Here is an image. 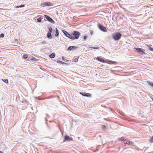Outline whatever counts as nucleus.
Instances as JSON below:
<instances>
[{
    "label": "nucleus",
    "instance_id": "f257e3e1",
    "mask_svg": "<svg viewBox=\"0 0 153 153\" xmlns=\"http://www.w3.org/2000/svg\"><path fill=\"white\" fill-rule=\"evenodd\" d=\"M80 33L76 31H74L72 33L71 35V39L74 40V39H77L79 37Z\"/></svg>",
    "mask_w": 153,
    "mask_h": 153
},
{
    "label": "nucleus",
    "instance_id": "f03ea898",
    "mask_svg": "<svg viewBox=\"0 0 153 153\" xmlns=\"http://www.w3.org/2000/svg\"><path fill=\"white\" fill-rule=\"evenodd\" d=\"M121 36V34L118 32L112 34L113 38L115 40H119Z\"/></svg>",
    "mask_w": 153,
    "mask_h": 153
},
{
    "label": "nucleus",
    "instance_id": "7ed1b4c3",
    "mask_svg": "<svg viewBox=\"0 0 153 153\" xmlns=\"http://www.w3.org/2000/svg\"><path fill=\"white\" fill-rule=\"evenodd\" d=\"M98 28L102 31L105 32L107 31V29L106 28L102 25L101 24H99L98 25Z\"/></svg>",
    "mask_w": 153,
    "mask_h": 153
},
{
    "label": "nucleus",
    "instance_id": "20e7f679",
    "mask_svg": "<svg viewBox=\"0 0 153 153\" xmlns=\"http://www.w3.org/2000/svg\"><path fill=\"white\" fill-rule=\"evenodd\" d=\"M53 5V4L50 2H44L43 3H42L41 4V6L42 7H45L47 6H52Z\"/></svg>",
    "mask_w": 153,
    "mask_h": 153
},
{
    "label": "nucleus",
    "instance_id": "39448f33",
    "mask_svg": "<svg viewBox=\"0 0 153 153\" xmlns=\"http://www.w3.org/2000/svg\"><path fill=\"white\" fill-rule=\"evenodd\" d=\"M73 138L71 137H70L68 135H66L65 137L64 140L63 141V142H65L66 140H72Z\"/></svg>",
    "mask_w": 153,
    "mask_h": 153
},
{
    "label": "nucleus",
    "instance_id": "423d86ee",
    "mask_svg": "<svg viewBox=\"0 0 153 153\" xmlns=\"http://www.w3.org/2000/svg\"><path fill=\"white\" fill-rule=\"evenodd\" d=\"M134 49L136 50L137 51V52L139 53L140 52H142L143 54H145V53L144 52V51L141 48H134Z\"/></svg>",
    "mask_w": 153,
    "mask_h": 153
},
{
    "label": "nucleus",
    "instance_id": "0eeeda50",
    "mask_svg": "<svg viewBox=\"0 0 153 153\" xmlns=\"http://www.w3.org/2000/svg\"><path fill=\"white\" fill-rule=\"evenodd\" d=\"M80 94L84 96L87 97H91V94L88 93H82L80 92Z\"/></svg>",
    "mask_w": 153,
    "mask_h": 153
},
{
    "label": "nucleus",
    "instance_id": "6e6552de",
    "mask_svg": "<svg viewBox=\"0 0 153 153\" xmlns=\"http://www.w3.org/2000/svg\"><path fill=\"white\" fill-rule=\"evenodd\" d=\"M63 32L65 35L68 37L70 38L71 39V35L69 34L67 31H63Z\"/></svg>",
    "mask_w": 153,
    "mask_h": 153
},
{
    "label": "nucleus",
    "instance_id": "1a4fd4ad",
    "mask_svg": "<svg viewBox=\"0 0 153 153\" xmlns=\"http://www.w3.org/2000/svg\"><path fill=\"white\" fill-rule=\"evenodd\" d=\"M45 16L47 20L50 22H51L52 21H53V20L49 16L47 15H45Z\"/></svg>",
    "mask_w": 153,
    "mask_h": 153
},
{
    "label": "nucleus",
    "instance_id": "9d476101",
    "mask_svg": "<svg viewBox=\"0 0 153 153\" xmlns=\"http://www.w3.org/2000/svg\"><path fill=\"white\" fill-rule=\"evenodd\" d=\"M76 48V47L74 46H70L68 48V50L71 51V50H74Z\"/></svg>",
    "mask_w": 153,
    "mask_h": 153
},
{
    "label": "nucleus",
    "instance_id": "9b49d317",
    "mask_svg": "<svg viewBox=\"0 0 153 153\" xmlns=\"http://www.w3.org/2000/svg\"><path fill=\"white\" fill-rule=\"evenodd\" d=\"M47 36L48 38L51 39L52 38L51 33L50 32H48Z\"/></svg>",
    "mask_w": 153,
    "mask_h": 153
},
{
    "label": "nucleus",
    "instance_id": "f8f14e48",
    "mask_svg": "<svg viewBox=\"0 0 153 153\" xmlns=\"http://www.w3.org/2000/svg\"><path fill=\"white\" fill-rule=\"evenodd\" d=\"M97 59L99 61H100L101 62H103V63L105 62L104 60L102 58H100L99 57H98Z\"/></svg>",
    "mask_w": 153,
    "mask_h": 153
},
{
    "label": "nucleus",
    "instance_id": "ddd939ff",
    "mask_svg": "<svg viewBox=\"0 0 153 153\" xmlns=\"http://www.w3.org/2000/svg\"><path fill=\"white\" fill-rule=\"evenodd\" d=\"M118 140L119 141H124L126 140L125 138L123 137L119 138Z\"/></svg>",
    "mask_w": 153,
    "mask_h": 153
},
{
    "label": "nucleus",
    "instance_id": "4468645a",
    "mask_svg": "<svg viewBox=\"0 0 153 153\" xmlns=\"http://www.w3.org/2000/svg\"><path fill=\"white\" fill-rule=\"evenodd\" d=\"M107 63L110 64H112L116 63V62L112 61H109L107 62Z\"/></svg>",
    "mask_w": 153,
    "mask_h": 153
},
{
    "label": "nucleus",
    "instance_id": "2eb2a0df",
    "mask_svg": "<svg viewBox=\"0 0 153 153\" xmlns=\"http://www.w3.org/2000/svg\"><path fill=\"white\" fill-rule=\"evenodd\" d=\"M59 35V32L57 28L56 29V34L55 36L56 37H58Z\"/></svg>",
    "mask_w": 153,
    "mask_h": 153
},
{
    "label": "nucleus",
    "instance_id": "dca6fc26",
    "mask_svg": "<svg viewBox=\"0 0 153 153\" xmlns=\"http://www.w3.org/2000/svg\"><path fill=\"white\" fill-rule=\"evenodd\" d=\"M55 54L54 53H53L50 55V57L51 58H53L55 56Z\"/></svg>",
    "mask_w": 153,
    "mask_h": 153
},
{
    "label": "nucleus",
    "instance_id": "f3484780",
    "mask_svg": "<svg viewBox=\"0 0 153 153\" xmlns=\"http://www.w3.org/2000/svg\"><path fill=\"white\" fill-rule=\"evenodd\" d=\"M146 46L149 48V49L150 51H153V48H152L151 47H150L149 45H146Z\"/></svg>",
    "mask_w": 153,
    "mask_h": 153
},
{
    "label": "nucleus",
    "instance_id": "a211bd4d",
    "mask_svg": "<svg viewBox=\"0 0 153 153\" xmlns=\"http://www.w3.org/2000/svg\"><path fill=\"white\" fill-rule=\"evenodd\" d=\"M133 143L131 141H128V142H126V143H125V144H128V145H132Z\"/></svg>",
    "mask_w": 153,
    "mask_h": 153
},
{
    "label": "nucleus",
    "instance_id": "6ab92c4d",
    "mask_svg": "<svg viewBox=\"0 0 153 153\" xmlns=\"http://www.w3.org/2000/svg\"><path fill=\"white\" fill-rule=\"evenodd\" d=\"M25 7L24 5H21L20 6H16V8H18L19 7Z\"/></svg>",
    "mask_w": 153,
    "mask_h": 153
},
{
    "label": "nucleus",
    "instance_id": "aec40b11",
    "mask_svg": "<svg viewBox=\"0 0 153 153\" xmlns=\"http://www.w3.org/2000/svg\"><path fill=\"white\" fill-rule=\"evenodd\" d=\"M149 141L151 143H153V136L150 139Z\"/></svg>",
    "mask_w": 153,
    "mask_h": 153
},
{
    "label": "nucleus",
    "instance_id": "412c9836",
    "mask_svg": "<svg viewBox=\"0 0 153 153\" xmlns=\"http://www.w3.org/2000/svg\"><path fill=\"white\" fill-rule=\"evenodd\" d=\"M2 80L5 83H8V80L7 79H2Z\"/></svg>",
    "mask_w": 153,
    "mask_h": 153
},
{
    "label": "nucleus",
    "instance_id": "4be33fe9",
    "mask_svg": "<svg viewBox=\"0 0 153 153\" xmlns=\"http://www.w3.org/2000/svg\"><path fill=\"white\" fill-rule=\"evenodd\" d=\"M48 29L49 30V31L48 32H50L51 33L52 32L53 30L51 27H49L48 28Z\"/></svg>",
    "mask_w": 153,
    "mask_h": 153
},
{
    "label": "nucleus",
    "instance_id": "5701e85b",
    "mask_svg": "<svg viewBox=\"0 0 153 153\" xmlns=\"http://www.w3.org/2000/svg\"><path fill=\"white\" fill-rule=\"evenodd\" d=\"M65 58L64 57V56L62 57V59L63 61H65V62H68V61L67 60V59H65Z\"/></svg>",
    "mask_w": 153,
    "mask_h": 153
},
{
    "label": "nucleus",
    "instance_id": "b1692460",
    "mask_svg": "<svg viewBox=\"0 0 153 153\" xmlns=\"http://www.w3.org/2000/svg\"><path fill=\"white\" fill-rule=\"evenodd\" d=\"M78 58H76L74 59L73 60V62H77L78 61Z\"/></svg>",
    "mask_w": 153,
    "mask_h": 153
},
{
    "label": "nucleus",
    "instance_id": "393cba45",
    "mask_svg": "<svg viewBox=\"0 0 153 153\" xmlns=\"http://www.w3.org/2000/svg\"><path fill=\"white\" fill-rule=\"evenodd\" d=\"M23 56L25 59H26L28 57V55L26 54H25L23 55Z\"/></svg>",
    "mask_w": 153,
    "mask_h": 153
},
{
    "label": "nucleus",
    "instance_id": "a878e982",
    "mask_svg": "<svg viewBox=\"0 0 153 153\" xmlns=\"http://www.w3.org/2000/svg\"><path fill=\"white\" fill-rule=\"evenodd\" d=\"M42 20L40 18H38L37 19V21L38 22H40Z\"/></svg>",
    "mask_w": 153,
    "mask_h": 153
},
{
    "label": "nucleus",
    "instance_id": "bb28decb",
    "mask_svg": "<svg viewBox=\"0 0 153 153\" xmlns=\"http://www.w3.org/2000/svg\"><path fill=\"white\" fill-rule=\"evenodd\" d=\"M4 35L3 33H1L0 34V38H2L4 37Z\"/></svg>",
    "mask_w": 153,
    "mask_h": 153
},
{
    "label": "nucleus",
    "instance_id": "cd10ccee",
    "mask_svg": "<svg viewBox=\"0 0 153 153\" xmlns=\"http://www.w3.org/2000/svg\"><path fill=\"white\" fill-rule=\"evenodd\" d=\"M87 38V36H84V37H83V40L84 41Z\"/></svg>",
    "mask_w": 153,
    "mask_h": 153
},
{
    "label": "nucleus",
    "instance_id": "c85d7f7f",
    "mask_svg": "<svg viewBox=\"0 0 153 153\" xmlns=\"http://www.w3.org/2000/svg\"><path fill=\"white\" fill-rule=\"evenodd\" d=\"M150 85L153 87V83H152L150 84Z\"/></svg>",
    "mask_w": 153,
    "mask_h": 153
},
{
    "label": "nucleus",
    "instance_id": "c756f323",
    "mask_svg": "<svg viewBox=\"0 0 153 153\" xmlns=\"http://www.w3.org/2000/svg\"><path fill=\"white\" fill-rule=\"evenodd\" d=\"M93 33V31H91V32H90V33H91V35H92Z\"/></svg>",
    "mask_w": 153,
    "mask_h": 153
},
{
    "label": "nucleus",
    "instance_id": "7c9ffc66",
    "mask_svg": "<svg viewBox=\"0 0 153 153\" xmlns=\"http://www.w3.org/2000/svg\"><path fill=\"white\" fill-rule=\"evenodd\" d=\"M93 48L94 49H98V48Z\"/></svg>",
    "mask_w": 153,
    "mask_h": 153
},
{
    "label": "nucleus",
    "instance_id": "2f4dec72",
    "mask_svg": "<svg viewBox=\"0 0 153 153\" xmlns=\"http://www.w3.org/2000/svg\"><path fill=\"white\" fill-rule=\"evenodd\" d=\"M0 153H3V152L2 151H0Z\"/></svg>",
    "mask_w": 153,
    "mask_h": 153
},
{
    "label": "nucleus",
    "instance_id": "473e14b6",
    "mask_svg": "<svg viewBox=\"0 0 153 153\" xmlns=\"http://www.w3.org/2000/svg\"><path fill=\"white\" fill-rule=\"evenodd\" d=\"M0 9H1V8H0Z\"/></svg>",
    "mask_w": 153,
    "mask_h": 153
}]
</instances>
